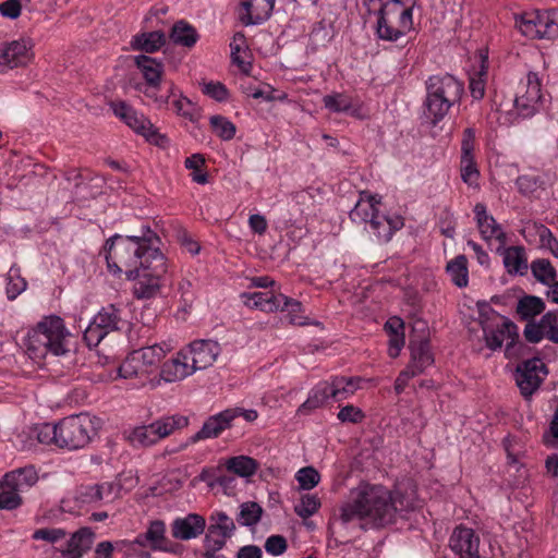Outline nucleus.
I'll use <instances>...</instances> for the list:
<instances>
[{
  "label": "nucleus",
  "instance_id": "1",
  "mask_svg": "<svg viewBox=\"0 0 558 558\" xmlns=\"http://www.w3.org/2000/svg\"><path fill=\"white\" fill-rule=\"evenodd\" d=\"M413 509V499L403 493L390 492L383 485L365 484L351 492L350 500L339 509V518L343 524L366 519L374 527H384Z\"/></svg>",
  "mask_w": 558,
  "mask_h": 558
},
{
  "label": "nucleus",
  "instance_id": "2",
  "mask_svg": "<svg viewBox=\"0 0 558 558\" xmlns=\"http://www.w3.org/2000/svg\"><path fill=\"white\" fill-rule=\"evenodd\" d=\"M160 238L149 226H142L136 234H114L104 246L110 272L124 271L128 280H136L151 264V254L159 248Z\"/></svg>",
  "mask_w": 558,
  "mask_h": 558
},
{
  "label": "nucleus",
  "instance_id": "3",
  "mask_svg": "<svg viewBox=\"0 0 558 558\" xmlns=\"http://www.w3.org/2000/svg\"><path fill=\"white\" fill-rule=\"evenodd\" d=\"M64 320L58 315L44 316L27 332L25 339L26 352L33 360H43L48 354L53 356L64 355L69 352L68 337Z\"/></svg>",
  "mask_w": 558,
  "mask_h": 558
},
{
  "label": "nucleus",
  "instance_id": "4",
  "mask_svg": "<svg viewBox=\"0 0 558 558\" xmlns=\"http://www.w3.org/2000/svg\"><path fill=\"white\" fill-rule=\"evenodd\" d=\"M425 85L423 116L433 126H436L453 106L460 105L464 85L448 73L429 76Z\"/></svg>",
  "mask_w": 558,
  "mask_h": 558
},
{
  "label": "nucleus",
  "instance_id": "5",
  "mask_svg": "<svg viewBox=\"0 0 558 558\" xmlns=\"http://www.w3.org/2000/svg\"><path fill=\"white\" fill-rule=\"evenodd\" d=\"M368 13L376 17L375 34L380 40L396 43L413 29V8L397 2L377 3L367 7Z\"/></svg>",
  "mask_w": 558,
  "mask_h": 558
},
{
  "label": "nucleus",
  "instance_id": "6",
  "mask_svg": "<svg viewBox=\"0 0 558 558\" xmlns=\"http://www.w3.org/2000/svg\"><path fill=\"white\" fill-rule=\"evenodd\" d=\"M99 418L80 413L59 422V448L76 450L84 448L97 434Z\"/></svg>",
  "mask_w": 558,
  "mask_h": 558
},
{
  "label": "nucleus",
  "instance_id": "7",
  "mask_svg": "<svg viewBox=\"0 0 558 558\" xmlns=\"http://www.w3.org/2000/svg\"><path fill=\"white\" fill-rule=\"evenodd\" d=\"M353 380V378L335 377L331 381L317 384L311 390L308 398L299 407L298 414L307 415L330 398L337 402L347 399L357 388Z\"/></svg>",
  "mask_w": 558,
  "mask_h": 558
},
{
  "label": "nucleus",
  "instance_id": "8",
  "mask_svg": "<svg viewBox=\"0 0 558 558\" xmlns=\"http://www.w3.org/2000/svg\"><path fill=\"white\" fill-rule=\"evenodd\" d=\"M187 425L189 418L184 415L165 416L148 425L134 427L130 432L128 440L134 447H149Z\"/></svg>",
  "mask_w": 558,
  "mask_h": 558
},
{
  "label": "nucleus",
  "instance_id": "9",
  "mask_svg": "<svg viewBox=\"0 0 558 558\" xmlns=\"http://www.w3.org/2000/svg\"><path fill=\"white\" fill-rule=\"evenodd\" d=\"M208 521L209 525L204 537V553L211 557L226 546L227 539L233 536L236 526L233 519L223 511H214Z\"/></svg>",
  "mask_w": 558,
  "mask_h": 558
},
{
  "label": "nucleus",
  "instance_id": "10",
  "mask_svg": "<svg viewBox=\"0 0 558 558\" xmlns=\"http://www.w3.org/2000/svg\"><path fill=\"white\" fill-rule=\"evenodd\" d=\"M548 375L546 364L538 357H532L519 363L515 367L514 379L521 396L530 400L539 389Z\"/></svg>",
  "mask_w": 558,
  "mask_h": 558
},
{
  "label": "nucleus",
  "instance_id": "11",
  "mask_svg": "<svg viewBox=\"0 0 558 558\" xmlns=\"http://www.w3.org/2000/svg\"><path fill=\"white\" fill-rule=\"evenodd\" d=\"M113 113L137 134L143 135L149 143L163 147L168 140L160 134L154 124L142 113H138L124 101L112 102Z\"/></svg>",
  "mask_w": 558,
  "mask_h": 558
},
{
  "label": "nucleus",
  "instance_id": "12",
  "mask_svg": "<svg viewBox=\"0 0 558 558\" xmlns=\"http://www.w3.org/2000/svg\"><path fill=\"white\" fill-rule=\"evenodd\" d=\"M33 48L34 43L29 37L0 43V74L27 66L34 59Z\"/></svg>",
  "mask_w": 558,
  "mask_h": 558
},
{
  "label": "nucleus",
  "instance_id": "13",
  "mask_svg": "<svg viewBox=\"0 0 558 558\" xmlns=\"http://www.w3.org/2000/svg\"><path fill=\"white\" fill-rule=\"evenodd\" d=\"M149 268L142 271L137 282L134 286V295L136 299H150L155 296L159 289L160 278L167 272L166 257L161 251H154L151 254Z\"/></svg>",
  "mask_w": 558,
  "mask_h": 558
},
{
  "label": "nucleus",
  "instance_id": "14",
  "mask_svg": "<svg viewBox=\"0 0 558 558\" xmlns=\"http://www.w3.org/2000/svg\"><path fill=\"white\" fill-rule=\"evenodd\" d=\"M538 74L529 72L526 84L515 94L514 107L523 118L533 117L541 107L543 95Z\"/></svg>",
  "mask_w": 558,
  "mask_h": 558
},
{
  "label": "nucleus",
  "instance_id": "15",
  "mask_svg": "<svg viewBox=\"0 0 558 558\" xmlns=\"http://www.w3.org/2000/svg\"><path fill=\"white\" fill-rule=\"evenodd\" d=\"M449 547L460 558H487L480 550V537L476 533L463 525L457 526L450 538Z\"/></svg>",
  "mask_w": 558,
  "mask_h": 558
},
{
  "label": "nucleus",
  "instance_id": "16",
  "mask_svg": "<svg viewBox=\"0 0 558 558\" xmlns=\"http://www.w3.org/2000/svg\"><path fill=\"white\" fill-rule=\"evenodd\" d=\"M220 353V345L214 340H197L190 344L189 351L182 357L187 360L193 371L205 369L210 366Z\"/></svg>",
  "mask_w": 558,
  "mask_h": 558
},
{
  "label": "nucleus",
  "instance_id": "17",
  "mask_svg": "<svg viewBox=\"0 0 558 558\" xmlns=\"http://www.w3.org/2000/svg\"><path fill=\"white\" fill-rule=\"evenodd\" d=\"M474 214L482 239L485 241L496 239L499 242L496 252H500L507 243V233L497 223L496 219L487 214L486 206L483 203H477L474 206Z\"/></svg>",
  "mask_w": 558,
  "mask_h": 558
},
{
  "label": "nucleus",
  "instance_id": "18",
  "mask_svg": "<svg viewBox=\"0 0 558 558\" xmlns=\"http://www.w3.org/2000/svg\"><path fill=\"white\" fill-rule=\"evenodd\" d=\"M502 318V324L494 327L489 323L482 320V329L486 347L493 351H496L502 347L504 338L507 335L512 338V341L507 344L506 351L513 344L514 339L518 338L517 326L514 323L506 317Z\"/></svg>",
  "mask_w": 558,
  "mask_h": 558
},
{
  "label": "nucleus",
  "instance_id": "19",
  "mask_svg": "<svg viewBox=\"0 0 558 558\" xmlns=\"http://www.w3.org/2000/svg\"><path fill=\"white\" fill-rule=\"evenodd\" d=\"M205 529L206 519L197 513H189L185 517L177 518L171 523V534L180 541L196 538L205 532Z\"/></svg>",
  "mask_w": 558,
  "mask_h": 558
},
{
  "label": "nucleus",
  "instance_id": "20",
  "mask_svg": "<svg viewBox=\"0 0 558 558\" xmlns=\"http://www.w3.org/2000/svg\"><path fill=\"white\" fill-rule=\"evenodd\" d=\"M233 420L234 412L228 410L209 416L202 428L191 437V441L197 442L203 439L217 438L223 430L231 427Z\"/></svg>",
  "mask_w": 558,
  "mask_h": 558
},
{
  "label": "nucleus",
  "instance_id": "21",
  "mask_svg": "<svg viewBox=\"0 0 558 558\" xmlns=\"http://www.w3.org/2000/svg\"><path fill=\"white\" fill-rule=\"evenodd\" d=\"M95 534L90 527H81L72 534L66 542V547L61 549L60 553L64 558H81L87 553L94 542Z\"/></svg>",
  "mask_w": 558,
  "mask_h": 558
},
{
  "label": "nucleus",
  "instance_id": "22",
  "mask_svg": "<svg viewBox=\"0 0 558 558\" xmlns=\"http://www.w3.org/2000/svg\"><path fill=\"white\" fill-rule=\"evenodd\" d=\"M411 350V363L409 366L421 374L426 367L433 364L434 357L430 352L429 340L426 337L420 339L411 338L409 342Z\"/></svg>",
  "mask_w": 558,
  "mask_h": 558
},
{
  "label": "nucleus",
  "instance_id": "23",
  "mask_svg": "<svg viewBox=\"0 0 558 558\" xmlns=\"http://www.w3.org/2000/svg\"><path fill=\"white\" fill-rule=\"evenodd\" d=\"M243 303L250 308H258L266 313L278 311L280 302L284 300L283 294H275L272 291L246 292L241 294Z\"/></svg>",
  "mask_w": 558,
  "mask_h": 558
},
{
  "label": "nucleus",
  "instance_id": "24",
  "mask_svg": "<svg viewBox=\"0 0 558 558\" xmlns=\"http://www.w3.org/2000/svg\"><path fill=\"white\" fill-rule=\"evenodd\" d=\"M275 0H245L242 7L246 14L241 17L244 25H256L265 22L271 15Z\"/></svg>",
  "mask_w": 558,
  "mask_h": 558
},
{
  "label": "nucleus",
  "instance_id": "25",
  "mask_svg": "<svg viewBox=\"0 0 558 558\" xmlns=\"http://www.w3.org/2000/svg\"><path fill=\"white\" fill-rule=\"evenodd\" d=\"M135 65L141 70L149 88H158L163 73V63L146 54L134 58Z\"/></svg>",
  "mask_w": 558,
  "mask_h": 558
},
{
  "label": "nucleus",
  "instance_id": "26",
  "mask_svg": "<svg viewBox=\"0 0 558 558\" xmlns=\"http://www.w3.org/2000/svg\"><path fill=\"white\" fill-rule=\"evenodd\" d=\"M166 524L161 520L151 521L147 531L145 532V538L148 539V544L153 550H162L168 553H177L178 544H173L166 536Z\"/></svg>",
  "mask_w": 558,
  "mask_h": 558
},
{
  "label": "nucleus",
  "instance_id": "27",
  "mask_svg": "<svg viewBox=\"0 0 558 558\" xmlns=\"http://www.w3.org/2000/svg\"><path fill=\"white\" fill-rule=\"evenodd\" d=\"M498 254L504 257V266L510 275H525L527 271V260L523 246H502Z\"/></svg>",
  "mask_w": 558,
  "mask_h": 558
},
{
  "label": "nucleus",
  "instance_id": "28",
  "mask_svg": "<svg viewBox=\"0 0 558 558\" xmlns=\"http://www.w3.org/2000/svg\"><path fill=\"white\" fill-rule=\"evenodd\" d=\"M536 29L539 31L538 39L558 38V9L533 12Z\"/></svg>",
  "mask_w": 558,
  "mask_h": 558
},
{
  "label": "nucleus",
  "instance_id": "29",
  "mask_svg": "<svg viewBox=\"0 0 558 558\" xmlns=\"http://www.w3.org/2000/svg\"><path fill=\"white\" fill-rule=\"evenodd\" d=\"M183 352L179 353L177 357L165 362L160 367V377L167 383H173L184 379L193 374L187 360L182 357Z\"/></svg>",
  "mask_w": 558,
  "mask_h": 558
},
{
  "label": "nucleus",
  "instance_id": "30",
  "mask_svg": "<svg viewBox=\"0 0 558 558\" xmlns=\"http://www.w3.org/2000/svg\"><path fill=\"white\" fill-rule=\"evenodd\" d=\"M3 478L7 487L23 493L37 483L38 475L33 466H27L9 472Z\"/></svg>",
  "mask_w": 558,
  "mask_h": 558
},
{
  "label": "nucleus",
  "instance_id": "31",
  "mask_svg": "<svg viewBox=\"0 0 558 558\" xmlns=\"http://www.w3.org/2000/svg\"><path fill=\"white\" fill-rule=\"evenodd\" d=\"M166 44V35L161 31L142 33L133 37L131 48L133 50L154 53Z\"/></svg>",
  "mask_w": 558,
  "mask_h": 558
},
{
  "label": "nucleus",
  "instance_id": "32",
  "mask_svg": "<svg viewBox=\"0 0 558 558\" xmlns=\"http://www.w3.org/2000/svg\"><path fill=\"white\" fill-rule=\"evenodd\" d=\"M134 351L150 375L160 367V363L165 359L166 353L170 351V347L168 344H154Z\"/></svg>",
  "mask_w": 558,
  "mask_h": 558
},
{
  "label": "nucleus",
  "instance_id": "33",
  "mask_svg": "<svg viewBox=\"0 0 558 558\" xmlns=\"http://www.w3.org/2000/svg\"><path fill=\"white\" fill-rule=\"evenodd\" d=\"M169 37L175 45L192 48L197 43L199 35L193 25L180 20L173 24Z\"/></svg>",
  "mask_w": 558,
  "mask_h": 558
},
{
  "label": "nucleus",
  "instance_id": "34",
  "mask_svg": "<svg viewBox=\"0 0 558 558\" xmlns=\"http://www.w3.org/2000/svg\"><path fill=\"white\" fill-rule=\"evenodd\" d=\"M95 325L100 327L106 333H109L114 330H119V324L122 322L121 319V310L118 308L113 304H109L104 306L97 315L93 318Z\"/></svg>",
  "mask_w": 558,
  "mask_h": 558
},
{
  "label": "nucleus",
  "instance_id": "35",
  "mask_svg": "<svg viewBox=\"0 0 558 558\" xmlns=\"http://www.w3.org/2000/svg\"><path fill=\"white\" fill-rule=\"evenodd\" d=\"M446 271L451 281L459 288H464L469 283L468 258L465 255H458L446 266Z\"/></svg>",
  "mask_w": 558,
  "mask_h": 558
},
{
  "label": "nucleus",
  "instance_id": "36",
  "mask_svg": "<svg viewBox=\"0 0 558 558\" xmlns=\"http://www.w3.org/2000/svg\"><path fill=\"white\" fill-rule=\"evenodd\" d=\"M544 310V301L535 295H524L517 304V313L523 320H533V318L543 313Z\"/></svg>",
  "mask_w": 558,
  "mask_h": 558
},
{
  "label": "nucleus",
  "instance_id": "37",
  "mask_svg": "<svg viewBox=\"0 0 558 558\" xmlns=\"http://www.w3.org/2000/svg\"><path fill=\"white\" fill-rule=\"evenodd\" d=\"M403 223L398 221L393 223L390 219H388L384 215H375V217L369 220V228L376 235V238L381 242H388L393 232L398 230Z\"/></svg>",
  "mask_w": 558,
  "mask_h": 558
},
{
  "label": "nucleus",
  "instance_id": "38",
  "mask_svg": "<svg viewBox=\"0 0 558 558\" xmlns=\"http://www.w3.org/2000/svg\"><path fill=\"white\" fill-rule=\"evenodd\" d=\"M118 375L122 378L147 377L148 371L145 368L135 351H132L118 368Z\"/></svg>",
  "mask_w": 558,
  "mask_h": 558
},
{
  "label": "nucleus",
  "instance_id": "39",
  "mask_svg": "<svg viewBox=\"0 0 558 558\" xmlns=\"http://www.w3.org/2000/svg\"><path fill=\"white\" fill-rule=\"evenodd\" d=\"M226 465L230 473L241 477L252 476L258 468L257 461L246 456L232 457L227 461Z\"/></svg>",
  "mask_w": 558,
  "mask_h": 558
},
{
  "label": "nucleus",
  "instance_id": "40",
  "mask_svg": "<svg viewBox=\"0 0 558 558\" xmlns=\"http://www.w3.org/2000/svg\"><path fill=\"white\" fill-rule=\"evenodd\" d=\"M263 508L255 501L243 502L240 506V512L236 521L243 526H253L257 524L262 518Z\"/></svg>",
  "mask_w": 558,
  "mask_h": 558
},
{
  "label": "nucleus",
  "instance_id": "41",
  "mask_svg": "<svg viewBox=\"0 0 558 558\" xmlns=\"http://www.w3.org/2000/svg\"><path fill=\"white\" fill-rule=\"evenodd\" d=\"M378 214V209L375 204L371 201H359L354 208L349 213V217L354 223H368L375 215Z\"/></svg>",
  "mask_w": 558,
  "mask_h": 558
},
{
  "label": "nucleus",
  "instance_id": "42",
  "mask_svg": "<svg viewBox=\"0 0 558 558\" xmlns=\"http://www.w3.org/2000/svg\"><path fill=\"white\" fill-rule=\"evenodd\" d=\"M279 310L286 313V317L291 325L304 326L308 324L306 317L300 314L302 312V303L296 300L284 295V300L280 302Z\"/></svg>",
  "mask_w": 558,
  "mask_h": 558
},
{
  "label": "nucleus",
  "instance_id": "43",
  "mask_svg": "<svg viewBox=\"0 0 558 558\" xmlns=\"http://www.w3.org/2000/svg\"><path fill=\"white\" fill-rule=\"evenodd\" d=\"M531 270L537 281L549 284L557 277V271L548 259L537 258L532 262Z\"/></svg>",
  "mask_w": 558,
  "mask_h": 558
},
{
  "label": "nucleus",
  "instance_id": "44",
  "mask_svg": "<svg viewBox=\"0 0 558 558\" xmlns=\"http://www.w3.org/2000/svg\"><path fill=\"white\" fill-rule=\"evenodd\" d=\"M246 38L242 32H238L233 35L232 41L230 43L231 59L243 72L247 73L252 68L250 62H245L241 57L240 52L247 49Z\"/></svg>",
  "mask_w": 558,
  "mask_h": 558
},
{
  "label": "nucleus",
  "instance_id": "45",
  "mask_svg": "<svg viewBox=\"0 0 558 558\" xmlns=\"http://www.w3.org/2000/svg\"><path fill=\"white\" fill-rule=\"evenodd\" d=\"M213 131L223 141H230L234 137L236 128L233 122L222 116H211L209 119Z\"/></svg>",
  "mask_w": 558,
  "mask_h": 558
},
{
  "label": "nucleus",
  "instance_id": "46",
  "mask_svg": "<svg viewBox=\"0 0 558 558\" xmlns=\"http://www.w3.org/2000/svg\"><path fill=\"white\" fill-rule=\"evenodd\" d=\"M320 499L313 494L302 495L300 502L294 506V512L302 519L315 514L320 508Z\"/></svg>",
  "mask_w": 558,
  "mask_h": 558
},
{
  "label": "nucleus",
  "instance_id": "47",
  "mask_svg": "<svg viewBox=\"0 0 558 558\" xmlns=\"http://www.w3.org/2000/svg\"><path fill=\"white\" fill-rule=\"evenodd\" d=\"M7 280L5 292L9 300L16 299L27 287V282L21 277L19 269L11 268L8 272Z\"/></svg>",
  "mask_w": 558,
  "mask_h": 558
},
{
  "label": "nucleus",
  "instance_id": "48",
  "mask_svg": "<svg viewBox=\"0 0 558 558\" xmlns=\"http://www.w3.org/2000/svg\"><path fill=\"white\" fill-rule=\"evenodd\" d=\"M36 437L39 442L59 447V423H44L35 427Z\"/></svg>",
  "mask_w": 558,
  "mask_h": 558
},
{
  "label": "nucleus",
  "instance_id": "49",
  "mask_svg": "<svg viewBox=\"0 0 558 558\" xmlns=\"http://www.w3.org/2000/svg\"><path fill=\"white\" fill-rule=\"evenodd\" d=\"M461 179L469 186L477 185L480 171L477 170L474 156L461 157Z\"/></svg>",
  "mask_w": 558,
  "mask_h": 558
},
{
  "label": "nucleus",
  "instance_id": "50",
  "mask_svg": "<svg viewBox=\"0 0 558 558\" xmlns=\"http://www.w3.org/2000/svg\"><path fill=\"white\" fill-rule=\"evenodd\" d=\"M481 59L482 64L481 70L478 72V77H472L470 80V93L471 96L476 100L482 99L485 95V81L483 80V76H486L487 74V56L481 54Z\"/></svg>",
  "mask_w": 558,
  "mask_h": 558
},
{
  "label": "nucleus",
  "instance_id": "51",
  "mask_svg": "<svg viewBox=\"0 0 558 558\" xmlns=\"http://www.w3.org/2000/svg\"><path fill=\"white\" fill-rule=\"evenodd\" d=\"M173 106L179 116L189 119L191 122H196L201 118L199 109L186 97L181 96L173 101Z\"/></svg>",
  "mask_w": 558,
  "mask_h": 558
},
{
  "label": "nucleus",
  "instance_id": "52",
  "mask_svg": "<svg viewBox=\"0 0 558 558\" xmlns=\"http://www.w3.org/2000/svg\"><path fill=\"white\" fill-rule=\"evenodd\" d=\"M323 102L332 112H345L352 107L351 98L344 94L326 95Z\"/></svg>",
  "mask_w": 558,
  "mask_h": 558
},
{
  "label": "nucleus",
  "instance_id": "53",
  "mask_svg": "<svg viewBox=\"0 0 558 558\" xmlns=\"http://www.w3.org/2000/svg\"><path fill=\"white\" fill-rule=\"evenodd\" d=\"M295 478L302 489L310 490L319 483L320 475L313 466H305L298 471Z\"/></svg>",
  "mask_w": 558,
  "mask_h": 558
},
{
  "label": "nucleus",
  "instance_id": "54",
  "mask_svg": "<svg viewBox=\"0 0 558 558\" xmlns=\"http://www.w3.org/2000/svg\"><path fill=\"white\" fill-rule=\"evenodd\" d=\"M3 487L0 490V509L13 510L22 505L21 492L7 487L4 480Z\"/></svg>",
  "mask_w": 558,
  "mask_h": 558
},
{
  "label": "nucleus",
  "instance_id": "55",
  "mask_svg": "<svg viewBox=\"0 0 558 558\" xmlns=\"http://www.w3.org/2000/svg\"><path fill=\"white\" fill-rule=\"evenodd\" d=\"M524 338L530 343H538L546 337V327L543 323V317L538 323L529 320L523 331Z\"/></svg>",
  "mask_w": 558,
  "mask_h": 558
},
{
  "label": "nucleus",
  "instance_id": "56",
  "mask_svg": "<svg viewBox=\"0 0 558 558\" xmlns=\"http://www.w3.org/2000/svg\"><path fill=\"white\" fill-rule=\"evenodd\" d=\"M543 323L546 327V338L558 343V310L549 311L543 315Z\"/></svg>",
  "mask_w": 558,
  "mask_h": 558
},
{
  "label": "nucleus",
  "instance_id": "57",
  "mask_svg": "<svg viewBox=\"0 0 558 558\" xmlns=\"http://www.w3.org/2000/svg\"><path fill=\"white\" fill-rule=\"evenodd\" d=\"M100 485L82 486L78 490V499L84 504H96L105 500V496L100 493Z\"/></svg>",
  "mask_w": 558,
  "mask_h": 558
},
{
  "label": "nucleus",
  "instance_id": "58",
  "mask_svg": "<svg viewBox=\"0 0 558 558\" xmlns=\"http://www.w3.org/2000/svg\"><path fill=\"white\" fill-rule=\"evenodd\" d=\"M533 12L524 13L520 20L517 21V25L520 32L532 39H538L539 31L536 29L535 19H533Z\"/></svg>",
  "mask_w": 558,
  "mask_h": 558
},
{
  "label": "nucleus",
  "instance_id": "59",
  "mask_svg": "<svg viewBox=\"0 0 558 558\" xmlns=\"http://www.w3.org/2000/svg\"><path fill=\"white\" fill-rule=\"evenodd\" d=\"M337 417L342 423L356 424L362 422L365 415L360 408L354 407L352 404H348L340 409Z\"/></svg>",
  "mask_w": 558,
  "mask_h": 558
},
{
  "label": "nucleus",
  "instance_id": "60",
  "mask_svg": "<svg viewBox=\"0 0 558 558\" xmlns=\"http://www.w3.org/2000/svg\"><path fill=\"white\" fill-rule=\"evenodd\" d=\"M202 90L205 95L219 102L226 101L229 96L227 87L220 82L205 83Z\"/></svg>",
  "mask_w": 558,
  "mask_h": 558
},
{
  "label": "nucleus",
  "instance_id": "61",
  "mask_svg": "<svg viewBox=\"0 0 558 558\" xmlns=\"http://www.w3.org/2000/svg\"><path fill=\"white\" fill-rule=\"evenodd\" d=\"M539 243L542 248L548 250L558 259V240L545 226L539 230Z\"/></svg>",
  "mask_w": 558,
  "mask_h": 558
},
{
  "label": "nucleus",
  "instance_id": "62",
  "mask_svg": "<svg viewBox=\"0 0 558 558\" xmlns=\"http://www.w3.org/2000/svg\"><path fill=\"white\" fill-rule=\"evenodd\" d=\"M107 335L108 333H106V331L95 325V322L92 320L84 331L83 339L87 347L93 348L97 347Z\"/></svg>",
  "mask_w": 558,
  "mask_h": 558
},
{
  "label": "nucleus",
  "instance_id": "63",
  "mask_svg": "<svg viewBox=\"0 0 558 558\" xmlns=\"http://www.w3.org/2000/svg\"><path fill=\"white\" fill-rule=\"evenodd\" d=\"M288 548V543L282 535H271L265 542V549L272 556L282 555Z\"/></svg>",
  "mask_w": 558,
  "mask_h": 558
},
{
  "label": "nucleus",
  "instance_id": "64",
  "mask_svg": "<svg viewBox=\"0 0 558 558\" xmlns=\"http://www.w3.org/2000/svg\"><path fill=\"white\" fill-rule=\"evenodd\" d=\"M476 132L474 128H466L462 133L461 157L474 156Z\"/></svg>",
  "mask_w": 558,
  "mask_h": 558
}]
</instances>
